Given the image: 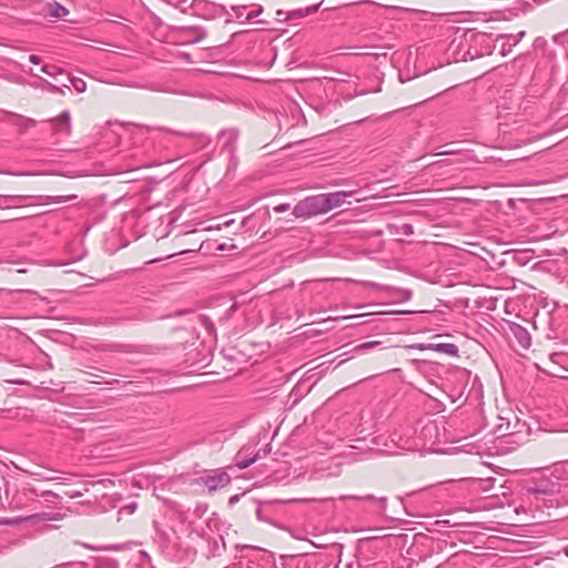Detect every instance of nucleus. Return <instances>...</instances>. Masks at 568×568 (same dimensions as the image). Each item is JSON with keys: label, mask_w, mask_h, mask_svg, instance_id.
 <instances>
[{"label": "nucleus", "mask_w": 568, "mask_h": 568, "mask_svg": "<svg viewBox=\"0 0 568 568\" xmlns=\"http://www.w3.org/2000/svg\"><path fill=\"white\" fill-rule=\"evenodd\" d=\"M410 349L420 352H436L446 355H456L459 352L458 345L450 341L449 336L434 335L425 343L409 346Z\"/></svg>", "instance_id": "obj_1"}, {"label": "nucleus", "mask_w": 568, "mask_h": 568, "mask_svg": "<svg viewBox=\"0 0 568 568\" xmlns=\"http://www.w3.org/2000/svg\"><path fill=\"white\" fill-rule=\"evenodd\" d=\"M293 214L298 219H311L316 215L326 214L322 193L301 200L294 206Z\"/></svg>", "instance_id": "obj_2"}, {"label": "nucleus", "mask_w": 568, "mask_h": 568, "mask_svg": "<svg viewBox=\"0 0 568 568\" xmlns=\"http://www.w3.org/2000/svg\"><path fill=\"white\" fill-rule=\"evenodd\" d=\"M195 483L205 486L210 493H213L226 487L231 483V477L224 469L217 468L199 477Z\"/></svg>", "instance_id": "obj_3"}, {"label": "nucleus", "mask_w": 568, "mask_h": 568, "mask_svg": "<svg viewBox=\"0 0 568 568\" xmlns=\"http://www.w3.org/2000/svg\"><path fill=\"white\" fill-rule=\"evenodd\" d=\"M536 367L546 375L558 378H566L565 373L568 372L565 364L555 361V357H542V362L536 363Z\"/></svg>", "instance_id": "obj_4"}, {"label": "nucleus", "mask_w": 568, "mask_h": 568, "mask_svg": "<svg viewBox=\"0 0 568 568\" xmlns=\"http://www.w3.org/2000/svg\"><path fill=\"white\" fill-rule=\"evenodd\" d=\"M27 358L29 359L28 362H23L22 357H13L11 361V364L26 368L24 374L27 376H31L33 371H47L52 368V364L45 359L47 357H39L41 359L40 363H34V357Z\"/></svg>", "instance_id": "obj_5"}, {"label": "nucleus", "mask_w": 568, "mask_h": 568, "mask_svg": "<svg viewBox=\"0 0 568 568\" xmlns=\"http://www.w3.org/2000/svg\"><path fill=\"white\" fill-rule=\"evenodd\" d=\"M561 489L560 483H555L549 479H540L535 483L532 486L527 488L529 494L537 496H550L558 494Z\"/></svg>", "instance_id": "obj_6"}, {"label": "nucleus", "mask_w": 568, "mask_h": 568, "mask_svg": "<svg viewBox=\"0 0 568 568\" xmlns=\"http://www.w3.org/2000/svg\"><path fill=\"white\" fill-rule=\"evenodd\" d=\"M325 213H328L332 210L338 209L346 203L347 197L353 195V192L348 191H337L331 193H322Z\"/></svg>", "instance_id": "obj_7"}, {"label": "nucleus", "mask_w": 568, "mask_h": 568, "mask_svg": "<svg viewBox=\"0 0 568 568\" xmlns=\"http://www.w3.org/2000/svg\"><path fill=\"white\" fill-rule=\"evenodd\" d=\"M207 557H216L222 554V551L225 549V542L222 536H219V538H207Z\"/></svg>", "instance_id": "obj_8"}, {"label": "nucleus", "mask_w": 568, "mask_h": 568, "mask_svg": "<svg viewBox=\"0 0 568 568\" xmlns=\"http://www.w3.org/2000/svg\"><path fill=\"white\" fill-rule=\"evenodd\" d=\"M47 13L53 18L64 19L69 14V10L67 8H64L63 6L54 2V3H49L47 6Z\"/></svg>", "instance_id": "obj_9"}, {"label": "nucleus", "mask_w": 568, "mask_h": 568, "mask_svg": "<svg viewBox=\"0 0 568 568\" xmlns=\"http://www.w3.org/2000/svg\"><path fill=\"white\" fill-rule=\"evenodd\" d=\"M210 365V361H207V357H202V359L200 362H194L192 364L189 365L190 367V371H187L185 374H195L197 373L200 369L206 367Z\"/></svg>", "instance_id": "obj_10"}, {"label": "nucleus", "mask_w": 568, "mask_h": 568, "mask_svg": "<svg viewBox=\"0 0 568 568\" xmlns=\"http://www.w3.org/2000/svg\"><path fill=\"white\" fill-rule=\"evenodd\" d=\"M515 334H516V336H518L520 338V343H521L523 347L527 348L530 344V338L527 335V332L523 327L518 326L515 329Z\"/></svg>", "instance_id": "obj_11"}, {"label": "nucleus", "mask_w": 568, "mask_h": 568, "mask_svg": "<svg viewBox=\"0 0 568 568\" xmlns=\"http://www.w3.org/2000/svg\"><path fill=\"white\" fill-rule=\"evenodd\" d=\"M257 456H254L252 458H242V459H239L236 462V466L240 468V469H245L247 468L251 464H253L255 460H256Z\"/></svg>", "instance_id": "obj_12"}, {"label": "nucleus", "mask_w": 568, "mask_h": 568, "mask_svg": "<svg viewBox=\"0 0 568 568\" xmlns=\"http://www.w3.org/2000/svg\"><path fill=\"white\" fill-rule=\"evenodd\" d=\"M379 344H381V343H378V342H367V343H363V344H361V345L356 346V347L354 348V351H357V352H364V351L371 349V348H373V347H375V346H377V345H379Z\"/></svg>", "instance_id": "obj_13"}, {"label": "nucleus", "mask_w": 568, "mask_h": 568, "mask_svg": "<svg viewBox=\"0 0 568 568\" xmlns=\"http://www.w3.org/2000/svg\"><path fill=\"white\" fill-rule=\"evenodd\" d=\"M216 248L220 251H231V250L236 248V244H234L233 240H230V241L219 244V246Z\"/></svg>", "instance_id": "obj_14"}, {"label": "nucleus", "mask_w": 568, "mask_h": 568, "mask_svg": "<svg viewBox=\"0 0 568 568\" xmlns=\"http://www.w3.org/2000/svg\"><path fill=\"white\" fill-rule=\"evenodd\" d=\"M456 376H457V378H459V379H460V382H462V387H463V389H464V388L466 387V384H467V383H466V379H467V377H468V372H467L466 369L458 371V372L456 373Z\"/></svg>", "instance_id": "obj_15"}, {"label": "nucleus", "mask_w": 568, "mask_h": 568, "mask_svg": "<svg viewBox=\"0 0 568 568\" xmlns=\"http://www.w3.org/2000/svg\"><path fill=\"white\" fill-rule=\"evenodd\" d=\"M7 486V480L4 477H0V509H2L4 507V500H3V497H2V490L6 488Z\"/></svg>", "instance_id": "obj_16"}, {"label": "nucleus", "mask_w": 568, "mask_h": 568, "mask_svg": "<svg viewBox=\"0 0 568 568\" xmlns=\"http://www.w3.org/2000/svg\"><path fill=\"white\" fill-rule=\"evenodd\" d=\"M138 508V504L136 503H130L128 505H125L124 507L121 508L120 513L121 511H126L128 514H133Z\"/></svg>", "instance_id": "obj_17"}, {"label": "nucleus", "mask_w": 568, "mask_h": 568, "mask_svg": "<svg viewBox=\"0 0 568 568\" xmlns=\"http://www.w3.org/2000/svg\"><path fill=\"white\" fill-rule=\"evenodd\" d=\"M22 521H23V518L16 517V518H11V519H4L1 523L6 524V525H18V524H21Z\"/></svg>", "instance_id": "obj_18"}, {"label": "nucleus", "mask_w": 568, "mask_h": 568, "mask_svg": "<svg viewBox=\"0 0 568 568\" xmlns=\"http://www.w3.org/2000/svg\"><path fill=\"white\" fill-rule=\"evenodd\" d=\"M495 481H496V479H495V478H487V479H484V480L481 481V484H483V486H481L483 490H487L489 487H491V486H493V484H494Z\"/></svg>", "instance_id": "obj_19"}, {"label": "nucleus", "mask_w": 568, "mask_h": 568, "mask_svg": "<svg viewBox=\"0 0 568 568\" xmlns=\"http://www.w3.org/2000/svg\"><path fill=\"white\" fill-rule=\"evenodd\" d=\"M75 197H77V195L58 196V197L53 199V202L54 203H62V202H65V201H69V200L75 199Z\"/></svg>", "instance_id": "obj_20"}, {"label": "nucleus", "mask_w": 568, "mask_h": 568, "mask_svg": "<svg viewBox=\"0 0 568 568\" xmlns=\"http://www.w3.org/2000/svg\"><path fill=\"white\" fill-rule=\"evenodd\" d=\"M10 382L13 384H17V385H30L31 384V381H29L27 378H17V379H12Z\"/></svg>", "instance_id": "obj_21"}, {"label": "nucleus", "mask_w": 568, "mask_h": 568, "mask_svg": "<svg viewBox=\"0 0 568 568\" xmlns=\"http://www.w3.org/2000/svg\"><path fill=\"white\" fill-rule=\"evenodd\" d=\"M288 209H290L288 204H282V205L275 206L274 211L275 212H284V211H287Z\"/></svg>", "instance_id": "obj_22"}, {"label": "nucleus", "mask_w": 568, "mask_h": 568, "mask_svg": "<svg viewBox=\"0 0 568 568\" xmlns=\"http://www.w3.org/2000/svg\"><path fill=\"white\" fill-rule=\"evenodd\" d=\"M41 496H43V497H52V498H57V497H58V495H57V494H54V493H52V491H50V490H45V491H43V493L41 494Z\"/></svg>", "instance_id": "obj_23"}, {"label": "nucleus", "mask_w": 568, "mask_h": 568, "mask_svg": "<svg viewBox=\"0 0 568 568\" xmlns=\"http://www.w3.org/2000/svg\"><path fill=\"white\" fill-rule=\"evenodd\" d=\"M29 61L31 63H33V64H39L40 63V58L32 54V55L29 57Z\"/></svg>", "instance_id": "obj_24"}, {"label": "nucleus", "mask_w": 568, "mask_h": 568, "mask_svg": "<svg viewBox=\"0 0 568 568\" xmlns=\"http://www.w3.org/2000/svg\"><path fill=\"white\" fill-rule=\"evenodd\" d=\"M41 71L49 75H53V72L50 70V67H48V65L42 67Z\"/></svg>", "instance_id": "obj_25"}, {"label": "nucleus", "mask_w": 568, "mask_h": 568, "mask_svg": "<svg viewBox=\"0 0 568 568\" xmlns=\"http://www.w3.org/2000/svg\"><path fill=\"white\" fill-rule=\"evenodd\" d=\"M358 499H362V500H374L375 497L373 495H366L364 497H357Z\"/></svg>", "instance_id": "obj_26"}, {"label": "nucleus", "mask_w": 568, "mask_h": 568, "mask_svg": "<svg viewBox=\"0 0 568 568\" xmlns=\"http://www.w3.org/2000/svg\"><path fill=\"white\" fill-rule=\"evenodd\" d=\"M414 311H406V310H403V311H389L388 313H413ZM376 312H373L372 314H375Z\"/></svg>", "instance_id": "obj_27"}, {"label": "nucleus", "mask_w": 568, "mask_h": 568, "mask_svg": "<svg viewBox=\"0 0 568 568\" xmlns=\"http://www.w3.org/2000/svg\"><path fill=\"white\" fill-rule=\"evenodd\" d=\"M80 496H82V494H81V493H79V491H74V493H72V494L70 495V497H72V498H74V497H80Z\"/></svg>", "instance_id": "obj_28"}, {"label": "nucleus", "mask_w": 568, "mask_h": 568, "mask_svg": "<svg viewBox=\"0 0 568 568\" xmlns=\"http://www.w3.org/2000/svg\"><path fill=\"white\" fill-rule=\"evenodd\" d=\"M336 320H338V317H336V318H326L321 324H326V323H328L331 321H336Z\"/></svg>", "instance_id": "obj_29"}, {"label": "nucleus", "mask_w": 568, "mask_h": 568, "mask_svg": "<svg viewBox=\"0 0 568 568\" xmlns=\"http://www.w3.org/2000/svg\"><path fill=\"white\" fill-rule=\"evenodd\" d=\"M420 362H422V361H419V359H416V358H415V359H413V361H412V364H413L414 366L418 367V364H419Z\"/></svg>", "instance_id": "obj_30"}, {"label": "nucleus", "mask_w": 568, "mask_h": 568, "mask_svg": "<svg viewBox=\"0 0 568 568\" xmlns=\"http://www.w3.org/2000/svg\"><path fill=\"white\" fill-rule=\"evenodd\" d=\"M363 315H364V314H362L361 316H363ZM357 316H358V315H356V317H357ZM353 317H355V315L343 316V317H341V318H342V320H345V318H353Z\"/></svg>", "instance_id": "obj_31"}, {"label": "nucleus", "mask_w": 568, "mask_h": 568, "mask_svg": "<svg viewBox=\"0 0 568 568\" xmlns=\"http://www.w3.org/2000/svg\"><path fill=\"white\" fill-rule=\"evenodd\" d=\"M378 501H379V503H383V504H384V503H386V497H381V498H378Z\"/></svg>", "instance_id": "obj_32"}, {"label": "nucleus", "mask_w": 568, "mask_h": 568, "mask_svg": "<svg viewBox=\"0 0 568 568\" xmlns=\"http://www.w3.org/2000/svg\"><path fill=\"white\" fill-rule=\"evenodd\" d=\"M265 234H266V232H265V231L261 232V234L258 235V236H260V239H263V237L265 236Z\"/></svg>", "instance_id": "obj_33"}, {"label": "nucleus", "mask_w": 568, "mask_h": 568, "mask_svg": "<svg viewBox=\"0 0 568 568\" xmlns=\"http://www.w3.org/2000/svg\"><path fill=\"white\" fill-rule=\"evenodd\" d=\"M232 223H233V221H227V222H225V223H224V226H229V225H231Z\"/></svg>", "instance_id": "obj_34"}, {"label": "nucleus", "mask_w": 568, "mask_h": 568, "mask_svg": "<svg viewBox=\"0 0 568 568\" xmlns=\"http://www.w3.org/2000/svg\"><path fill=\"white\" fill-rule=\"evenodd\" d=\"M224 359L229 361V362H232L233 357L231 356H227V357H223Z\"/></svg>", "instance_id": "obj_35"}, {"label": "nucleus", "mask_w": 568, "mask_h": 568, "mask_svg": "<svg viewBox=\"0 0 568 568\" xmlns=\"http://www.w3.org/2000/svg\"><path fill=\"white\" fill-rule=\"evenodd\" d=\"M566 556H568V545L564 548Z\"/></svg>", "instance_id": "obj_36"}, {"label": "nucleus", "mask_w": 568, "mask_h": 568, "mask_svg": "<svg viewBox=\"0 0 568 568\" xmlns=\"http://www.w3.org/2000/svg\"><path fill=\"white\" fill-rule=\"evenodd\" d=\"M373 568H386L385 566H381V567H373Z\"/></svg>", "instance_id": "obj_37"}]
</instances>
